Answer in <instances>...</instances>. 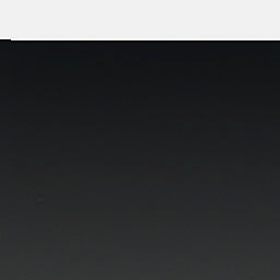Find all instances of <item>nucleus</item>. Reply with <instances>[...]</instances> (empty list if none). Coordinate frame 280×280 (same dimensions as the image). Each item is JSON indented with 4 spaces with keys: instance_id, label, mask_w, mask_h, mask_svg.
I'll return each instance as SVG.
<instances>
[{
    "instance_id": "1",
    "label": "nucleus",
    "mask_w": 280,
    "mask_h": 280,
    "mask_svg": "<svg viewBox=\"0 0 280 280\" xmlns=\"http://www.w3.org/2000/svg\"><path fill=\"white\" fill-rule=\"evenodd\" d=\"M102 46L110 48H126V40H78L72 39V270H73V163H74V50L85 48H98Z\"/></svg>"
}]
</instances>
